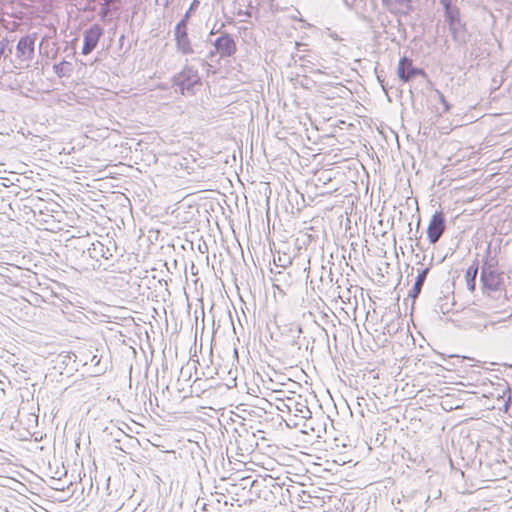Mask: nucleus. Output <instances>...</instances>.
Returning a JSON list of instances; mask_svg holds the SVG:
<instances>
[{
  "mask_svg": "<svg viewBox=\"0 0 512 512\" xmlns=\"http://www.w3.org/2000/svg\"><path fill=\"white\" fill-rule=\"evenodd\" d=\"M172 84L177 87L181 95H194L196 87L201 86V77L198 70L191 65L185 64L182 70L173 76Z\"/></svg>",
  "mask_w": 512,
  "mask_h": 512,
  "instance_id": "f257e3e1",
  "label": "nucleus"
},
{
  "mask_svg": "<svg viewBox=\"0 0 512 512\" xmlns=\"http://www.w3.org/2000/svg\"><path fill=\"white\" fill-rule=\"evenodd\" d=\"M480 280L482 283V288L489 295L501 289L502 277L499 273L496 272V270L493 268V265L488 261H485L482 266Z\"/></svg>",
  "mask_w": 512,
  "mask_h": 512,
  "instance_id": "f03ea898",
  "label": "nucleus"
},
{
  "mask_svg": "<svg viewBox=\"0 0 512 512\" xmlns=\"http://www.w3.org/2000/svg\"><path fill=\"white\" fill-rule=\"evenodd\" d=\"M37 39V34H27L23 37H21L18 40V43L16 45V59L21 63H28L30 62L35 53V41Z\"/></svg>",
  "mask_w": 512,
  "mask_h": 512,
  "instance_id": "7ed1b4c3",
  "label": "nucleus"
},
{
  "mask_svg": "<svg viewBox=\"0 0 512 512\" xmlns=\"http://www.w3.org/2000/svg\"><path fill=\"white\" fill-rule=\"evenodd\" d=\"M397 76L403 83H408L418 76H426V72L422 68L413 65V62L407 56L400 58L397 65Z\"/></svg>",
  "mask_w": 512,
  "mask_h": 512,
  "instance_id": "20e7f679",
  "label": "nucleus"
},
{
  "mask_svg": "<svg viewBox=\"0 0 512 512\" xmlns=\"http://www.w3.org/2000/svg\"><path fill=\"white\" fill-rule=\"evenodd\" d=\"M116 250V243L112 240H107V244L97 241L95 243H91L86 250H83V254H87L88 257L97 261L100 258L109 260L114 256Z\"/></svg>",
  "mask_w": 512,
  "mask_h": 512,
  "instance_id": "39448f33",
  "label": "nucleus"
},
{
  "mask_svg": "<svg viewBox=\"0 0 512 512\" xmlns=\"http://www.w3.org/2000/svg\"><path fill=\"white\" fill-rule=\"evenodd\" d=\"M174 40L177 52L182 55L194 53L191 40L188 35V25L177 23L174 27Z\"/></svg>",
  "mask_w": 512,
  "mask_h": 512,
  "instance_id": "423d86ee",
  "label": "nucleus"
},
{
  "mask_svg": "<svg viewBox=\"0 0 512 512\" xmlns=\"http://www.w3.org/2000/svg\"><path fill=\"white\" fill-rule=\"evenodd\" d=\"M103 34L104 29L99 24H93L86 29L83 33L82 54H91L96 49Z\"/></svg>",
  "mask_w": 512,
  "mask_h": 512,
  "instance_id": "0eeeda50",
  "label": "nucleus"
},
{
  "mask_svg": "<svg viewBox=\"0 0 512 512\" xmlns=\"http://www.w3.org/2000/svg\"><path fill=\"white\" fill-rule=\"evenodd\" d=\"M446 229V219L442 211H436L429 222L426 233L429 243L435 244Z\"/></svg>",
  "mask_w": 512,
  "mask_h": 512,
  "instance_id": "6e6552de",
  "label": "nucleus"
},
{
  "mask_svg": "<svg viewBox=\"0 0 512 512\" xmlns=\"http://www.w3.org/2000/svg\"><path fill=\"white\" fill-rule=\"evenodd\" d=\"M213 46L223 59L232 57L237 51L234 37L228 32H223L217 37L213 42Z\"/></svg>",
  "mask_w": 512,
  "mask_h": 512,
  "instance_id": "1a4fd4ad",
  "label": "nucleus"
},
{
  "mask_svg": "<svg viewBox=\"0 0 512 512\" xmlns=\"http://www.w3.org/2000/svg\"><path fill=\"white\" fill-rule=\"evenodd\" d=\"M448 27L453 41L458 46H464L467 44L470 38V33L467 30L466 22H464L463 20L453 22L448 24Z\"/></svg>",
  "mask_w": 512,
  "mask_h": 512,
  "instance_id": "9d476101",
  "label": "nucleus"
},
{
  "mask_svg": "<svg viewBox=\"0 0 512 512\" xmlns=\"http://www.w3.org/2000/svg\"><path fill=\"white\" fill-rule=\"evenodd\" d=\"M389 11L401 15H409L413 11L412 0H382Z\"/></svg>",
  "mask_w": 512,
  "mask_h": 512,
  "instance_id": "9b49d317",
  "label": "nucleus"
},
{
  "mask_svg": "<svg viewBox=\"0 0 512 512\" xmlns=\"http://www.w3.org/2000/svg\"><path fill=\"white\" fill-rule=\"evenodd\" d=\"M443 7L444 17L447 24L461 21V13L459 7L452 0H439Z\"/></svg>",
  "mask_w": 512,
  "mask_h": 512,
  "instance_id": "f8f14e48",
  "label": "nucleus"
},
{
  "mask_svg": "<svg viewBox=\"0 0 512 512\" xmlns=\"http://www.w3.org/2000/svg\"><path fill=\"white\" fill-rule=\"evenodd\" d=\"M430 271V267H426L418 270L415 282L408 293V297L415 300L421 293L422 287L425 283L427 275Z\"/></svg>",
  "mask_w": 512,
  "mask_h": 512,
  "instance_id": "ddd939ff",
  "label": "nucleus"
},
{
  "mask_svg": "<svg viewBox=\"0 0 512 512\" xmlns=\"http://www.w3.org/2000/svg\"><path fill=\"white\" fill-rule=\"evenodd\" d=\"M478 274V263L475 260L472 265L466 270L465 280L469 291L473 292L476 287V277Z\"/></svg>",
  "mask_w": 512,
  "mask_h": 512,
  "instance_id": "4468645a",
  "label": "nucleus"
},
{
  "mask_svg": "<svg viewBox=\"0 0 512 512\" xmlns=\"http://www.w3.org/2000/svg\"><path fill=\"white\" fill-rule=\"evenodd\" d=\"M198 6H199L198 0H194L190 4L188 10L185 12V14L182 16V18L180 19V21L178 23L188 25L192 13L196 11Z\"/></svg>",
  "mask_w": 512,
  "mask_h": 512,
  "instance_id": "2eb2a0df",
  "label": "nucleus"
},
{
  "mask_svg": "<svg viewBox=\"0 0 512 512\" xmlns=\"http://www.w3.org/2000/svg\"><path fill=\"white\" fill-rule=\"evenodd\" d=\"M274 264L278 267L285 268L287 265L291 264V259L287 256H284V257L278 256L277 259L274 258Z\"/></svg>",
  "mask_w": 512,
  "mask_h": 512,
  "instance_id": "dca6fc26",
  "label": "nucleus"
},
{
  "mask_svg": "<svg viewBox=\"0 0 512 512\" xmlns=\"http://www.w3.org/2000/svg\"><path fill=\"white\" fill-rule=\"evenodd\" d=\"M397 503L399 505H402V508H400V511L403 512V508H406L409 510V512H417L416 510L412 509L409 507V503H410V500H409V497H406V496H403L402 499H399L397 501Z\"/></svg>",
  "mask_w": 512,
  "mask_h": 512,
  "instance_id": "f3484780",
  "label": "nucleus"
},
{
  "mask_svg": "<svg viewBox=\"0 0 512 512\" xmlns=\"http://www.w3.org/2000/svg\"><path fill=\"white\" fill-rule=\"evenodd\" d=\"M437 94L439 96L440 102L443 105V113L448 112L451 109V105L449 104V102L446 100L445 96L440 91H437Z\"/></svg>",
  "mask_w": 512,
  "mask_h": 512,
  "instance_id": "a211bd4d",
  "label": "nucleus"
},
{
  "mask_svg": "<svg viewBox=\"0 0 512 512\" xmlns=\"http://www.w3.org/2000/svg\"><path fill=\"white\" fill-rule=\"evenodd\" d=\"M109 3H110V0H104V2L102 3V8H101V12H100V15L102 17H104L108 13Z\"/></svg>",
  "mask_w": 512,
  "mask_h": 512,
  "instance_id": "6ab92c4d",
  "label": "nucleus"
},
{
  "mask_svg": "<svg viewBox=\"0 0 512 512\" xmlns=\"http://www.w3.org/2000/svg\"><path fill=\"white\" fill-rule=\"evenodd\" d=\"M62 63L60 64H55L53 66V69H54V72L59 76V77H62L64 76V73H63V70H62Z\"/></svg>",
  "mask_w": 512,
  "mask_h": 512,
  "instance_id": "aec40b11",
  "label": "nucleus"
},
{
  "mask_svg": "<svg viewBox=\"0 0 512 512\" xmlns=\"http://www.w3.org/2000/svg\"><path fill=\"white\" fill-rule=\"evenodd\" d=\"M157 4L162 5L164 8H168L173 0H156Z\"/></svg>",
  "mask_w": 512,
  "mask_h": 512,
  "instance_id": "412c9836",
  "label": "nucleus"
},
{
  "mask_svg": "<svg viewBox=\"0 0 512 512\" xmlns=\"http://www.w3.org/2000/svg\"><path fill=\"white\" fill-rule=\"evenodd\" d=\"M290 344H291V346H296L298 349H300L301 348L300 336L293 339Z\"/></svg>",
  "mask_w": 512,
  "mask_h": 512,
  "instance_id": "4be33fe9",
  "label": "nucleus"
},
{
  "mask_svg": "<svg viewBox=\"0 0 512 512\" xmlns=\"http://www.w3.org/2000/svg\"><path fill=\"white\" fill-rule=\"evenodd\" d=\"M61 358H62V363H63V364H66V365L68 364V361H70V360H71V356H70L69 354H66V355H64V356H61Z\"/></svg>",
  "mask_w": 512,
  "mask_h": 512,
  "instance_id": "5701e85b",
  "label": "nucleus"
},
{
  "mask_svg": "<svg viewBox=\"0 0 512 512\" xmlns=\"http://www.w3.org/2000/svg\"><path fill=\"white\" fill-rule=\"evenodd\" d=\"M91 362L94 363L95 365H98L100 359L97 357V355H93V357L91 358Z\"/></svg>",
  "mask_w": 512,
  "mask_h": 512,
  "instance_id": "b1692460",
  "label": "nucleus"
},
{
  "mask_svg": "<svg viewBox=\"0 0 512 512\" xmlns=\"http://www.w3.org/2000/svg\"><path fill=\"white\" fill-rule=\"evenodd\" d=\"M308 56H301L300 57V60L305 62V63H310V64H313V62L309 59H307Z\"/></svg>",
  "mask_w": 512,
  "mask_h": 512,
  "instance_id": "393cba45",
  "label": "nucleus"
},
{
  "mask_svg": "<svg viewBox=\"0 0 512 512\" xmlns=\"http://www.w3.org/2000/svg\"><path fill=\"white\" fill-rule=\"evenodd\" d=\"M122 434H123V437H124L125 439L129 440V441H134V440H136V438H134V437H130V436H128V435H126V434H124V433H122Z\"/></svg>",
  "mask_w": 512,
  "mask_h": 512,
  "instance_id": "a878e982",
  "label": "nucleus"
},
{
  "mask_svg": "<svg viewBox=\"0 0 512 512\" xmlns=\"http://www.w3.org/2000/svg\"><path fill=\"white\" fill-rule=\"evenodd\" d=\"M216 54H218V52H216V50H215V51H210V53H209L208 57H209L210 59H212Z\"/></svg>",
  "mask_w": 512,
  "mask_h": 512,
  "instance_id": "bb28decb",
  "label": "nucleus"
},
{
  "mask_svg": "<svg viewBox=\"0 0 512 512\" xmlns=\"http://www.w3.org/2000/svg\"><path fill=\"white\" fill-rule=\"evenodd\" d=\"M331 37H333L335 40H340L339 36L336 33L331 34Z\"/></svg>",
  "mask_w": 512,
  "mask_h": 512,
  "instance_id": "cd10ccee",
  "label": "nucleus"
},
{
  "mask_svg": "<svg viewBox=\"0 0 512 512\" xmlns=\"http://www.w3.org/2000/svg\"><path fill=\"white\" fill-rule=\"evenodd\" d=\"M377 79H378V81L381 83L382 87L385 89V86L383 85V82L381 81V79H380V76H379V75H377Z\"/></svg>",
  "mask_w": 512,
  "mask_h": 512,
  "instance_id": "c85d7f7f",
  "label": "nucleus"
},
{
  "mask_svg": "<svg viewBox=\"0 0 512 512\" xmlns=\"http://www.w3.org/2000/svg\"><path fill=\"white\" fill-rule=\"evenodd\" d=\"M440 311H441L443 314H445L446 312H448V310H444V308H443V307H440Z\"/></svg>",
  "mask_w": 512,
  "mask_h": 512,
  "instance_id": "c756f323",
  "label": "nucleus"
},
{
  "mask_svg": "<svg viewBox=\"0 0 512 512\" xmlns=\"http://www.w3.org/2000/svg\"><path fill=\"white\" fill-rule=\"evenodd\" d=\"M302 46H306V44L305 43L298 44V49L300 50V47H302Z\"/></svg>",
  "mask_w": 512,
  "mask_h": 512,
  "instance_id": "7c9ffc66",
  "label": "nucleus"
},
{
  "mask_svg": "<svg viewBox=\"0 0 512 512\" xmlns=\"http://www.w3.org/2000/svg\"><path fill=\"white\" fill-rule=\"evenodd\" d=\"M313 73L322 74L321 70H316Z\"/></svg>",
  "mask_w": 512,
  "mask_h": 512,
  "instance_id": "2f4dec72",
  "label": "nucleus"
},
{
  "mask_svg": "<svg viewBox=\"0 0 512 512\" xmlns=\"http://www.w3.org/2000/svg\"><path fill=\"white\" fill-rule=\"evenodd\" d=\"M298 332L301 333L302 332V328L299 326L298 327Z\"/></svg>",
  "mask_w": 512,
  "mask_h": 512,
  "instance_id": "473e14b6",
  "label": "nucleus"
}]
</instances>
